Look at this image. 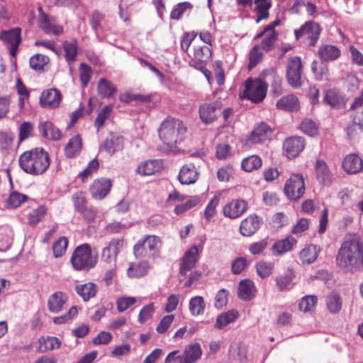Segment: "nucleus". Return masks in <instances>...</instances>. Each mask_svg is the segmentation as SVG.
I'll list each match as a JSON object with an SVG mask.
<instances>
[{"label":"nucleus","mask_w":363,"mask_h":363,"mask_svg":"<svg viewBox=\"0 0 363 363\" xmlns=\"http://www.w3.org/2000/svg\"><path fill=\"white\" fill-rule=\"evenodd\" d=\"M112 110L113 106L111 105H107L99 111L94 122L95 126L98 130L104 125L106 120L109 117Z\"/></svg>","instance_id":"obj_55"},{"label":"nucleus","mask_w":363,"mask_h":363,"mask_svg":"<svg viewBox=\"0 0 363 363\" xmlns=\"http://www.w3.org/2000/svg\"><path fill=\"white\" fill-rule=\"evenodd\" d=\"M230 355L233 361L244 362L247 358L246 350L243 347L235 345L230 348Z\"/></svg>","instance_id":"obj_63"},{"label":"nucleus","mask_w":363,"mask_h":363,"mask_svg":"<svg viewBox=\"0 0 363 363\" xmlns=\"http://www.w3.org/2000/svg\"><path fill=\"white\" fill-rule=\"evenodd\" d=\"M122 239H113L108 245L104 247L101 252V259L108 264L115 263L117 255L123 247Z\"/></svg>","instance_id":"obj_14"},{"label":"nucleus","mask_w":363,"mask_h":363,"mask_svg":"<svg viewBox=\"0 0 363 363\" xmlns=\"http://www.w3.org/2000/svg\"><path fill=\"white\" fill-rule=\"evenodd\" d=\"M327 307L330 312L337 313L342 308V301L338 294L333 292L326 298Z\"/></svg>","instance_id":"obj_46"},{"label":"nucleus","mask_w":363,"mask_h":363,"mask_svg":"<svg viewBox=\"0 0 363 363\" xmlns=\"http://www.w3.org/2000/svg\"><path fill=\"white\" fill-rule=\"evenodd\" d=\"M317 297L315 296H305L299 302V309L303 312L311 311L315 307Z\"/></svg>","instance_id":"obj_56"},{"label":"nucleus","mask_w":363,"mask_h":363,"mask_svg":"<svg viewBox=\"0 0 363 363\" xmlns=\"http://www.w3.org/2000/svg\"><path fill=\"white\" fill-rule=\"evenodd\" d=\"M324 101L333 107H338L342 103V98L336 90L330 89L325 92Z\"/></svg>","instance_id":"obj_57"},{"label":"nucleus","mask_w":363,"mask_h":363,"mask_svg":"<svg viewBox=\"0 0 363 363\" xmlns=\"http://www.w3.org/2000/svg\"><path fill=\"white\" fill-rule=\"evenodd\" d=\"M317 179L323 184L329 185L332 181L331 173L326 164L322 160H318L315 166Z\"/></svg>","instance_id":"obj_39"},{"label":"nucleus","mask_w":363,"mask_h":363,"mask_svg":"<svg viewBox=\"0 0 363 363\" xmlns=\"http://www.w3.org/2000/svg\"><path fill=\"white\" fill-rule=\"evenodd\" d=\"M284 192L290 200H298L305 192L303 178L300 174H294L285 183Z\"/></svg>","instance_id":"obj_7"},{"label":"nucleus","mask_w":363,"mask_h":363,"mask_svg":"<svg viewBox=\"0 0 363 363\" xmlns=\"http://www.w3.org/2000/svg\"><path fill=\"white\" fill-rule=\"evenodd\" d=\"M342 165L347 174H357L363 169V161L357 154H350L344 158Z\"/></svg>","instance_id":"obj_21"},{"label":"nucleus","mask_w":363,"mask_h":363,"mask_svg":"<svg viewBox=\"0 0 363 363\" xmlns=\"http://www.w3.org/2000/svg\"><path fill=\"white\" fill-rule=\"evenodd\" d=\"M61 101V94L55 89L44 91L40 98V104L44 108L57 107Z\"/></svg>","instance_id":"obj_20"},{"label":"nucleus","mask_w":363,"mask_h":363,"mask_svg":"<svg viewBox=\"0 0 363 363\" xmlns=\"http://www.w3.org/2000/svg\"><path fill=\"white\" fill-rule=\"evenodd\" d=\"M220 202V198L213 196L208 203L203 211V217L206 221H210L217 214V207Z\"/></svg>","instance_id":"obj_47"},{"label":"nucleus","mask_w":363,"mask_h":363,"mask_svg":"<svg viewBox=\"0 0 363 363\" xmlns=\"http://www.w3.org/2000/svg\"><path fill=\"white\" fill-rule=\"evenodd\" d=\"M80 82L82 87L87 86L91 77L92 70L91 67L85 63H82L79 66Z\"/></svg>","instance_id":"obj_58"},{"label":"nucleus","mask_w":363,"mask_h":363,"mask_svg":"<svg viewBox=\"0 0 363 363\" xmlns=\"http://www.w3.org/2000/svg\"><path fill=\"white\" fill-rule=\"evenodd\" d=\"M70 261L75 270L87 271L96 264L97 258L92 255L91 247L89 244H82L74 250Z\"/></svg>","instance_id":"obj_4"},{"label":"nucleus","mask_w":363,"mask_h":363,"mask_svg":"<svg viewBox=\"0 0 363 363\" xmlns=\"http://www.w3.org/2000/svg\"><path fill=\"white\" fill-rule=\"evenodd\" d=\"M27 199L24 194L13 191L7 199V205L11 208L18 207Z\"/></svg>","instance_id":"obj_62"},{"label":"nucleus","mask_w":363,"mask_h":363,"mask_svg":"<svg viewBox=\"0 0 363 363\" xmlns=\"http://www.w3.org/2000/svg\"><path fill=\"white\" fill-rule=\"evenodd\" d=\"M186 132V128L183 122L174 118H166L158 129L160 140L169 148L181 143Z\"/></svg>","instance_id":"obj_3"},{"label":"nucleus","mask_w":363,"mask_h":363,"mask_svg":"<svg viewBox=\"0 0 363 363\" xmlns=\"http://www.w3.org/2000/svg\"><path fill=\"white\" fill-rule=\"evenodd\" d=\"M295 277L294 272L292 269H287L286 272L278 276L275 281L278 289L280 291H285L291 289L293 286V279Z\"/></svg>","instance_id":"obj_35"},{"label":"nucleus","mask_w":363,"mask_h":363,"mask_svg":"<svg viewBox=\"0 0 363 363\" xmlns=\"http://www.w3.org/2000/svg\"><path fill=\"white\" fill-rule=\"evenodd\" d=\"M68 240L65 237L60 238L55 241L52 246V251L55 257H62L66 252Z\"/></svg>","instance_id":"obj_54"},{"label":"nucleus","mask_w":363,"mask_h":363,"mask_svg":"<svg viewBox=\"0 0 363 363\" xmlns=\"http://www.w3.org/2000/svg\"><path fill=\"white\" fill-rule=\"evenodd\" d=\"M39 131L43 137L52 140H58L62 137L61 131L54 126L52 122L45 121L38 126Z\"/></svg>","instance_id":"obj_28"},{"label":"nucleus","mask_w":363,"mask_h":363,"mask_svg":"<svg viewBox=\"0 0 363 363\" xmlns=\"http://www.w3.org/2000/svg\"><path fill=\"white\" fill-rule=\"evenodd\" d=\"M318 55L323 62H332L340 57L341 50L339 48L333 45H322L318 48Z\"/></svg>","instance_id":"obj_24"},{"label":"nucleus","mask_w":363,"mask_h":363,"mask_svg":"<svg viewBox=\"0 0 363 363\" xmlns=\"http://www.w3.org/2000/svg\"><path fill=\"white\" fill-rule=\"evenodd\" d=\"M21 168L30 175L43 174L50 166V157L43 148L26 151L18 160Z\"/></svg>","instance_id":"obj_2"},{"label":"nucleus","mask_w":363,"mask_h":363,"mask_svg":"<svg viewBox=\"0 0 363 363\" xmlns=\"http://www.w3.org/2000/svg\"><path fill=\"white\" fill-rule=\"evenodd\" d=\"M305 141L303 138L293 136L286 138L283 143V150L286 156L289 158H295L304 149Z\"/></svg>","instance_id":"obj_11"},{"label":"nucleus","mask_w":363,"mask_h":363,"mask_svg":"<svg viewBox=\"0 0 363 363\" xmlns=\"http://www.w3.org/2000/svg\"><path fill=\"white\" fill-rule=\"evenodd\" d=\"M262 48L259 45H255L249 54V64L248 69H252L255 67L262 59L263 52L261 50Z\"/></svg>","instance_id":"obj_51"},{"label":"nucleus","mask_w":363,"mask_h":363,"mask_svg":"<svg viewBox=\"0 0 363 363\" xmlns=\"http://www.w3.org/2000/svg\"><path fill=\"white\" fill-rule=\"evenodd\" d=\"M300 130L304 133L313 136L318 133L315 123L310 119H304L299 125Z\"/></svg>","instance_id":"obj_59"},{"label":"nucleus","mask_w":363,"mask_h":363,"mask_svg":"<svg viewBox=\"0 0 363 363\" xmlns=\"http://www.w3.org/2000/svg\"><path fill=\"white\" fill-rule=\"evenodd\" d=\"M202 354L201 345L198 342L188 345L183 353L184 363H194L197 361Z\"/></svg>","instance_id":"obj_33"},{"label":"nucleus","mask_w":363,"mask_h":363,"mask_svg":"<svg viewBox=\"0 0 363 363\" xmlns=\"http://www.w3.org/2000/svg\"><path fill=\"white\" fill-rule=\"evenodd\" d=\"M266 92L267 86L262 80L255 79L246 81L244 96L247 99L255 103L260 102L264 99Z\"/></svg>","instance_id":"obj_8"},{"label":"nucleus","mask_w":363,"mask_h":363,"mask_svg":"<svg viewBox=\"0 0 363 363\" xmlns=\"http://www.w3.org/2000/svg\"><path fill=\"white\" fill-rule=\"evenodd\" d=\"M155 307L152 303L145 306L139 312L138 320L140 323H144L150 319L154 313Z\"/></svg>","instance_id":"obj_61"},{"label":"nucleus","mask_w":363,"mask_h":363,"mask_svg":"<svg viewBox=\"0 0 363 363\" xmlns=\"http://www.w3.org/2000/svg\"><path fill=\"white\" fill-rule=\"evenodd\" d=\"M162 166V162L159 160H150L139 164L136 169L140 175H152L159 172Z\"/></svg>","instance_id":"obj_31"},{"label":"nucleus","mask_w":363,"mask_h":363,"mask_svg":"<svg viewBox=\"0 0 363 363\" xmlns=\"http://www.w3.org/2000/svg\"><path fill=\"white\" fill-rule=\"evenodd\" d=\"M193 6L188 1L179 3L172 11L170 18L174 20L180 19L186 11H191Z\"/></svg>","instance_id":"obj_52"},{"label":"nucleus","mask_w":363,"mask_h":363,"mask_svg":"<svg viewBox=\"0 0 363 363\" xmlns=\"http://www.w3.org/2000/svg\"><path fill=\"white\" fill-rule=\"evenodd\" d=\"M238 311L235 309L220 314L216 318L214 325L215 328L219 330L224 328L228 325L234 322L238 318Z\"/></svg>","instance_id":"obj_38"},{"label":"nucleus","mask_w":363,"mask_h":363,"mask_svg":"<svg viewBox=\"0 0 363 363\" xmlns=\"http://www.w3.org/2000/svg\"><path fill=\"white\" fill-rule=\"evenodd\" d=\"M273 129L264 122H262L254 128L248 141L252 144L264 143L271 138Z\"/></svg>","instance_id":"obj_16"},{"label":"nucleus","mask_w":363,"mask_h":363,"mask_svg":"<svg viewBox=\"0 0 363 363\" xmlns=\"http://www.w3.org/2000/svg\"><path fill=\"white\" fill-rule=\"evenodd\" d=\"M286 79L293 88L298 89L302 86L303 80V65L298 56L289 58L286 67Z\"/></svg>","instance_id":"obj_6"},{"label":"nucleus","mask_w":363,"mask_h":363,"mask_svg":"<svg viewBox=\"0 0 363 363\" xmlns=\"http://www.w3.org/2000/svg\"><path fill=\"white\" fill-rule=\"evenodd\" d=\"M249 265V262L244 257L236 258L231 264L232 272L234 274H239L243 272Z\"/></svg>","instance_id":"obj_60"},{"label":"nucleus","mask_w":363,"mask_h":363,"mask_svg":"<svg viewBox=\"0 0 363 363\" xmlns=\"http://www.w3.org/2000/svg\"><path fill=\"white\" fill-rule=\"evenodd\" d=\"M13 238V231L9 226L0 227V252L9 249Z\"/></svg>","instance_id":"obj_41"},{"label":"nucleus","mask_w":363,"mask_h":363,"mask_svg":"<svg viewBox=\"0 0 363 363\" xmlns=\"http://www.w3.org/2000/svg\"><path fill=\"white\" fill-rule=\"evenodd\" d=\"M260 226V220L255 215H250L240 224V231L244 236H251L257 231Z\"/></svg>","instance_id":"obj_25"},{"label":"nucleus","mask_w":363,"mask_h":363,"mask_svg":"<svg viewBox=\"0 0 363 363\" xmlns=\"http://www.w3.org/2000/svg\"><path fill=\"white\" fill-rule=\"evenodd\" d=\"M97 289V286L92 282H88L75 286L76 292L84 301H87L94 297L96 294Z\"/></svg>","instance_id":"obj_37"},{"label":"nucleus","mask_w":363,"mask_h":363,"mask_svg":"<svg viewBox=\"0 0 363 363\" xmlns=\"http://www.w3.org/2000/svg\"><path fill=\"white\" fill-rule=\"evenodd\" d=\"M199 250L196 246L191 247L187 250L180 262L179 274L186 276L196 265L198 261Z\"/></svg>","instance_id":"obj_15"},{"label":"nucleus","mask_w":363,"mask_h":363,"mask_svg":"<svg viewBox=\"0 0 363 363\" xmlns=\"http://www.w3.org/2000/svg\"><path fill=\"white\" fill-rule=\"evenodd\" d=\"M191 57V65L196 69H202V64L207 62L211 57V50L207 45H194Z\"/></svg>","instance_id":"obj_12"},{"label":"nucleus","mask_w":363,"mask_h":363,"mask_svg":"<svg viewBox=\"0 0 363 363\" xmlns=\"http://www.w3.org/2000/svg\"><path fill=\"white\" fill-rule=\"evenodd\" d=\"M99 167V163L96 159L91 160L88 166L79 174L78 177L84 182L89 176H91L94 172H96Z\"/></svg>","instance_id":"obj_64"},{"label":"nucleus","mask_w":363,"mask_h":363,"mask_svg":"<svg viewBox=\"0 0 363 363\" xmlns=\"http://www.w3.org/2000/svg\"><path fill=\"white\" fill-rule=\"evenodd\" d=\"M101 148L110 155H113L123 148V138L117 135H111L105 140Z\"/></svg>","instance_id":"obj_32"},{"label":"nucleus","mask_w":363,"mask_h":363,"mask_svg":"<svg viewBox=\"0 0 363 363\" xmlns=\"http://www.w3.org/2000/svg\"><path fill=\"white\" fill-rule=\"evenodd\" d=\"M49 58L41 54H35L30 59V66L35 70H42L48 64Z\"/></svg>","instance_id":"obj_53"},{"label":"nucleus","mask_w":363,"mask_h":363,"mask_svg":"<svg viewBox=\"0 0 363 363\" xmlns=\"http://www.w3.org/2000/svg\"><path fill=\"white\" fill-rule=\"evenodd\" d=\"M257 289L254 281L249 279L241 280L239 283L238 296L240 299L248 301L256 295Z\"/></svg>","instance_id":"obj_23"},{"label":"nucleus","mask_w":363,"mask_h":363,"mask_svg":"<svg viewBox=\"0 0 363 363\" xmlns=\"http://www.w3.org/2000/svg\"><path fill=\"white\" fill-rule=\"evenodd\" d=\"M262 160L257 155L249 156L242 161V168L244 171L250 172L261 167Z\"/></svg>","instance_id":"obj_45"},{"label":"nucleus","mask_w":363,"mask_h":363,"mask_svg":"<svg viewBox=\"0 0 363 363\" xmlns=\"http://www.w3.org/2000/svg\"><path fill=\"white\" fill-rule=\"evenodd\" d=\"M82 149V140L79 135L72 138L65 147V153L67 157L78 155Z\"/></svg>","instance_id":"obj_40"},{"label":"nucleus","mask_w":363,"mask_h":363,"mask_svg":"<svg viewBox=\"0 0 363 363\" xmlns=\"http://www.w3.org/2000/svg\"><path fill=\"white\" fill-rule=\"evenodd\" d=\"M320 249L318 246L310 245L303 248L299 253V258L303 264H310L315 261Z\"/></svg>","instance_id":"obj_36"},{"label":"nucleus","mask_w":363,"mask_h":363,"mask_svg":"<svg viewBox=\"0 0 363 363\" xmlns=\"http://www.w3.org/2000/svg\"><path fill=\"white\" fill-rule=\"evenodd\" d=\"M296 240L292 236H288L284 239L274 242L272 247L274 255H281L292 250L296 245Z\"/></svg>","instance_id":"obj_29"},{"label":"nucleus","mask_w":363,"mask_h":363,"mask_svg":"<svg viewBox=\"0 0 363 363\" xmlns=\"http://www.w3.org/2000/svg\"><path fill=\"white\" fill-rule=\"evenodd\" d=\"M199 173L194 164L189 163L183 165L179 172L178 179L182 184H194L198 179Z\"/></svg>","instance_id":"obj_19"},{"label":"nucleus","mask_w":363,"mask_h":363,"mask_svg":"<svg viewBox=\"0 0 363 363\" xmlns=\"http://www.w3.org/2000/svg\"><path fill=\"white\" fill-rule=\"evenodd\" d=\"M247 206V203L244 200H233L224 206L223 215L231 219L237 218L245 213Z\"/></svg>","instance_id":"obj_18"},{"label":"nucleus","mask_w":363,"mask_h":363,"mask_svg":"<svg viewBox=\"0 0 363 363\" xmlns=\"http://www.w3.org/2000/svg\"><path fill=\"white\" fill-rule=\"evenodd\" d=\"M39 18L38 23L40 28L48 34H52L58 35L63 32V28L60 26H56L51 22L48 15H46L41 7L38 8Z\"/></svg>","instance_id":"obj_22"},{"label":"nucleus","mask_w":363,"mask_h":363,"mask_svg":"<svg viewBox=\"0 0 363 363\" xmlns=\"http://www.w3.org/2000/svg\"><path fill=\"white\" fill-rule=\"evenodd\" d=\"M97 91L100 97L111 99L116 95L117 87L109 80L101 78L98 82Z\"/></svg>","instance_id":"obj_26"},{"label":"nucleus","mask_w":363,"mask_h":363,"mask_svg":"<svg viewBox=\"0 0 363 363\" xmlns=\"http://www.w3.org/2000/svg\"><path fill=\"white\" fill-rule=\"evenodd\" d=\"M279 109L287 111H294L298 109L299 102L298 98L293 94H289L279 99L276 104Z\"/></svg>","instance_id":"obj_34"},{"label":"nucleus","mask_w":363,"mask_h":363,"mask_svg":"<svg viewBox=\"0 0 363 363\" xmlns=\"http://www.w3.org/2000/svg\"><path fill=\"white\" fill-rule=\"evenodd\" d=\"M67 301V296L62 291L52 294L48 300V308L52 313H59Z\"/></svg>","instance_id":"obj_27"},{"label":"nucleus","mask_w":363,"mask_h":363,"mask_svg":"<svg viewBox=\"0 0 363 363\" xmlns=\"http://www.w3.org/2000/svg\"><path fill=\"white\" fill-rule=\"evenodd\" d=\"M39 342L40 350L42 351L57 349L61 344L60 340L55 337H42Z\"/></svg>","instance_id":"obj_49"},{"label":"nucleus","mask_w":363,"mask_h":363,"mask_svg":"<svg viewBox=\"0 0 363 363\" xmlns=\"http://www.w3.org/2000/svg\"><path fill=\"white\" fill-rule=\"evenodd\" d=\"M21 28H15L9 30H2L0 33V39L8 45L10 54L15 57L18 45L21 42Z\"/></svg>","instance_id":"obj_10"},{"label":"nucleus","mask_w":363,"mask_h":363,"mask_svg":"<svg viewBox=\"0 0 363 363\" xmlns=\"http://www.w3.org/2000/svg\"><path fill=\"white\" fill-rule=\"evenodd\" d=\"M337 265L345 272L354 273L363 268V241L358 236L347 238L336 256Z\"/></svg>","instance_id":"obj_1"},{"label":"nucleus","mask_w":363,"mask_h":363,"mask_svg":"<svg viewBox=\"0 0 363 363\" xmlns=\"http://www.w3.org/2000/svg\"><path fill=\"white\" fill-rule=\"evenodd\" d=\"M205 303L203 298L196 296L191 298L189 301V308L191 314L197 316L203 314L205 311Z\"/></svg>","instance_id":"obj_42"},{"label":"nucleus","mask_w":363,"mask_h":363,"mask_svg":"<svg viewBox=\"0 0 363 363\" xmlns=\"http://www.w3.org/2000/svg\"><path fill=\"white\" fill-rule=\"evenodd\" d=\"M277 40L278 33L277 31L268 32L267 34L263 38L259 46L264 51H270L274 48Z\"/></svg>","instance_id":"obj_50"},{"label":"nucleus","mask_w":363,"mask_h":363,"mask_svg":"<svg viewBox=\"0 0 363 363\" xmlns=\"http://www.w3.org/2000/svg\"><path fill=\"white\" fill-rule=\"evenodd\" d=\"M274 264L271 262L261 261L256 264V272L259 277L264 279L270 276L274 270Z\"/></svg>","instance_id":"obj_48"},{"label":"nucleus","mask_w":363,"mask_h":363,"mask_svg":"<svg viewBox=\"0 0 363 363\" xmlns=\"http://www.w3.org/2000/svg\"><path fill=\"white\" fill-rule=\"evenodd\" d=\"M62 45L65 52V58L67 61L69 63L73 62L76 60L78 51V43L77 40L72 39L69 41H65Z\"/></svg>","instance_id":"obj_43"},{"label":"nucleus","mask_w":363,"mask_h":363,"mask_svg":"<svg viewBox=\"0 0 363 363\" xmlns=\"http://www.w3.org/2000/svg\"><path fill=\"white\" fill-rule=\"evenodd\" d=\"M47 208L45 206H39L32 209L28 214V224L30 226L36 225L45 216Z\"/></svg>","instance_id":"obj_44"},{"label":"nucleus","mask_w":363,"mask_h":363,"mask_svg":"<svg viewBox=\"0 0 363 363\" xmlns=\"http://www.w3.org/2000/svg\"><path fill=\"white\" fill-rule=\"evenodd\" d=\"M112 186L111 179H99L94 181L90 191L93 198L96 199H102L109 193Z\"/></svg>","instance_id":"obj_17"},{"label":"nucleus","mask_w":363,"mask_h":363,"mask_svg":"<svg viewBox=\"0 0 363 363\" xmlns=\"http://www.w3.org/2000/svg\"><path fill=\"white\" fill-rule=\"evenodd\" d=\"M162 245L161 239L157 235H147L145 239L139 240L133 247L134 255L137 258L154 257Z\"/></svg>","instance_id":"obj_5"},{"label":"nucleus","mask_w":363,"mask_h":363,"mask_svg":"<svg viewBox=\"0 0 363 363\" xmlns=\"http://www.w3.org/2000/svg\"><path fill=\"white\" fill-rule=\"evenodd\" d=\"M150 269V266L146 261L133 262L127 269V275L130 278H140L145 276Z\"/></svg>","instance_id":"obj_30"},{"label":"nucleus","mask_w":363,"mask_h":363,"mask_svg":"<svg viewBox=\"0 0 363 363\" xmlns=\"http://www.w3.org/2000/svg\"><path fill=\"white\" fill-rule=\"evenodd\" d=\"M221 110V104L218 102L204 104L199 107V117L205 124L215 121Z\"/></svg>","instance_id":"obj_13"},{"label":"nucleus","mask_w":363,"mask_h":363,"mask_svg":"<svg viewBox=\"0 0 363 363\" xmlns=\"http://www.w3.org/2000/svg\"><path fill=\"white\" fill-rule=\"evenodd\" d=\"M320 30L318 23L314 21H308L298 30H295L294 34L296 40H298L303 36H306L308 40V45L310 46H314L319 38Z\"/></svg>","instance_id":"obj_9"}]
</instances>
